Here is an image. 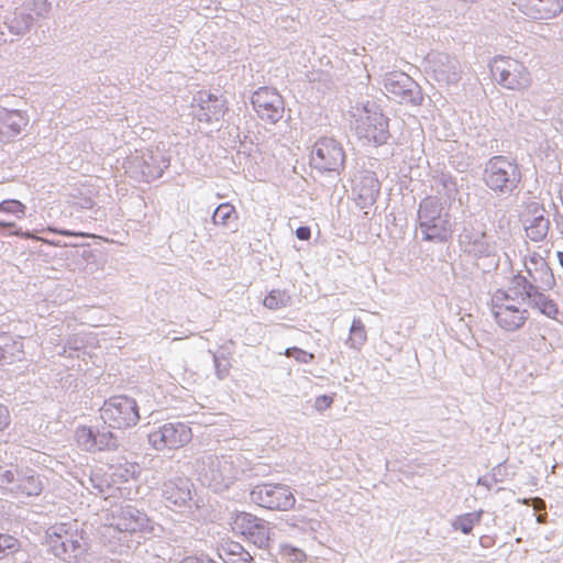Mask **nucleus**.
<instances>
[{
	"label": "nucleus",
	"instance_id": "nucleus-18",
	"mask_svg": "<svg viewBox=\"0 0 563 563\" xmlns=\"http://www.w3.org/2000/svg\"><path fill=\"white\" fill-rule=\"evenodd\" d=\"M133 164L141 168L142 180L150 183L163 176L169 167L170 159L165 152L156 150H146L141 156L133 159Z\"/></svg>",
	"mask_w": 563,
	"mask_h": 563
},
{
	"label": "nucleus",
	"instance_id": "nucleus-5",
	"mask_svg": "<svg viewBox=\"0 0 563 563\" xmlns=\"http://www.w3.org/2000/svg\"><path fill=\"white\" fill-rule=\"evenodd\" d=\"M84 534L76 521L56 523L46 531V543L56 558L69 561L87 551Z\"/></svg>",
	"mask_w": 563,
	"mask_h": 563
},
{
	"label": "nucleus",
	"instance_id": "nucleus-31",
	"mask_svg": "<svg viewBox=\"0 0 563 563\" xmlns=\"http://www.w3.org/2000/svg\"><path fill=\"white\" fill-rule=\"evenodd\" d=\"M550 229V220L543 214L532 218L530 223L526 225V234L533 242H541L547 238Z\"/></svg>",
	"mask_w": 563,
	"mask_h": 563
},
{
	"label": "nucleus",
	"instance_id": "nucleus-53",
	"mask_svg": "<svg viewBox=\"0 0 563 563\" xmlns=\"http://www.w3.org/2000/svg\"><path fill=\"white\" fill-rule=\"evenodd\" d=\"M493 484H495L490 478H487L485 476H482L477 479V485L485 486L487 489H490Z\"/></svg>",
	"mask_w": 563,
	"mask_h": 563
},
{
	"label": "nucleus",
	"instance_id": "nucleus-42",
	"mask_svg": "<svg viewBox=\"0 0 563 563\" xmlns=\"http://www.w3.org/2000/svg\"><path fill=\"white\" fill-rule=\"evenodd\" d=\"M285 355L296 360L298 363L308 364L314 360V354L307 352L300 347L291 346L286 349Z\"/></svg>",
	"mask_w": 563,
	"mask_h": 563
},
{
	"label": "nucleus",
	"instance_id": "nucleus-16",
	"mask_svg": "<svg viewBox=\"0 0 563 563\" xmlns=\"http://www.w3.org/2000/svg\"><path fill=\"white\" fill-rule=\"evenodd\" d=\"M251 104L257 117L265 123L275 124L284 115V99L275 88L267 86L257 88L252 93Z\"/></svg>",
	"mask_w": 563,
	"mask_h": 563
},
{
	"label": "nucleus",
	"instance_id": "nucleus-56",
	"mask_svg": "<svg viewBox=\"0 0 563 563\" xmlns=\"http://www.w3.org/2000/svg\"><path fill=\"white\" fill-rule=\"evenodd\" d=\"M560 265L563 267V251L556 253Z\"/></svg>",
	"mask_w": 563,
	"mask_h": 563
},
{
	"label": "nucleus",
	"instance_id": "nucleus-49",
	"mask_svg": "<svg viewBox=\"0 0 563 563\" xmlns=\"http://www.w3.org/2000/svg\"><path fill=\"white\" fill-rule=\"evenodd\" d=\"M296 236L300 241H308L311 236V229L308 225H301L296 229Z\"/></svg>",
	"mask_w": 563,
	"mask_h": 563
},
{
	"label": "nucleus",
	"instance_id": "nucleus-51",
	"mask_svg": "<svg viewBox=\"0 0 563 563\" xmlns=\"http://www.w3.org/2000/svg\"><path fill=\"white\" fill-rule=\"evenodd\" d=\"M307 525H308V522L303 518L299 519L295 516L289 521V526H291L294 528H299L301 530H305Z\"/></svg>",
	"mask_w": 563,
	"mask_h": 563
},
{
	"label": "nucleus",
	"instance_id": "nucleus-24",
	"mask_svg": "<svg viewBox=\"0 0 563 563\" xmlns=\"http://www.w3.org/2000/svg\"><path fill=\"white\" fill-rule=\"evenodd\" d=\"M353 191L356 195V205L361 209L373 206L380 192V183L374 172L365 170L360 176Z\"/></svg>",
	"mask_w": 563,
	"mask_h": 563
},
{
	"label": "nucleus",
	"instance_id": "nucleus-44",
	"mask_svg": "<svg viewBox=\"0 0 563 563\" xmlns=\"http://www.w3.org/2000/svg\"><path fill=\"white\" fill-rule=\"evenodd\" d=\"M51 2L47 0H33L29 12H34L37 16H45L51 11Z\"/></svg>",
	"mask_w": 563,
	"mask_h": 563
},
{
	"label": "nucleus",
	"instance_id": "nucleus-28",
	"mask_svg": "<svg viewBox=\"0 0 563 563\" xmlns=\"http://www.w3.org/2000/svg\"><path fill=\"white\" fill-rule=\"evenodd\" d=\"M10 489L26 496H38L43 490V485L35 471L26 467L21 468L19 483L16 486H11Z\"/></svg>",
	"mask_w": 563,
	"mask_h": 563
},
{
	"label": "nucleus",
	"instance_id": "nucleus-26",
	"mask_svg": "<svg viewBox=\"0 0 563 563\" xmlns=\"http://www.w3.org/2000/svg\"><path fill=\"white\" fill-rule=\"evenodd\" d=\"M24 357L23 342L9 333H0V364H13Z\"/></svg>",
	"mask_w": 563,
	"mask_h": 563
},
{
	"label": "nucleus",
	"instance_id": "nucleus-47",
	"mask_svg": "<svg viewBox=\"0 0 563 563\" xmlns=\"http://www.w3.org/2000/svg\"><path fill=\"white\" fill-rule=\"evenodd\" d=\"M225 563H255L253 556L249 551L240 552L238 555H233L229 560H225Z\"/></svg>",
	"mask_w": 563,
	"mask_h": 563
},
{
	"label": "nucleus",
	"instance_id": "nucleus-54",
	"mask_svg": "<svg viewBox=\"0 0 563 563\" xmlns=\"http://www.w3.org/2000/svg\"><path fill=\"white\" fill-rule=\"evenodd\" d=\"M501 468H503V464H498L496 467L493 468L492 481L494 483H498L499 482L498 475H500Z\"/></svg>",
	"mask_w": 563,
	"mask_h": 563
},
{
	"label": "nucleus",
	"instance_id": "nucleus-38",
	"mask_svg": "<svg viewBox=\"0 0 563 563\" xmlns=\"http://www.w3.org/2000/svg\"><path fill=\"white\" fill-rule=\"evenodd\" d=\"M141 473V467L135 462H125L123 465L119 464L113 475L121 478L122 482H128L130 478H136Z\"/></svg>",
	"mask_w": 563,
	"mask_h": 563
},
{
	"label": "nucleus",
	"instance_id": "nucleus-2",
	"mask_svg": "<svg viewBox=\"0 0 563 563\" xmlns=\"http://www.w3.org/2000/svg\"><path fill=\"white\" fill-rule=\"evenodd\" d=\"M346 153L343 144L332 136H321L310 148L309 166L311 174L325 177L335 187L345 169Z\"/></svg>",
	"mask_w": 563,
	"mask_h": 563
},
{
	"label": "nucleus",
	"instance_id": "nucleus-20",
	"mask_svg": "<svg viewBox=\"0 0 563 563\" xmlns=\"http://www.w3.org/2000/svg\"><path fill=\"white\" fill-rule=\"evenodd\" d=\"M194 101L199 106L196 118L200 122L219 121L228 110L224 99L205 90L199 91L194 97Z\"/></svg>",
	"mask_w": 563,
	"mask_h": 563
},
{
	"label": "nucleus",
	"instance_id": "nucleus-40",
	"mask_svg": "<svg viewBox=\"0 0 563 563\" xmlns=\"http://www.w3.org/2000/svg\"><path fill=\"white\" fill-rule=\"evenodd\" d=\"M0 558L15 553L20 548V542L16 538L0 533Z\"/></svg>",
	"mask_w": 563,
	"mask_h": 563
},
{
	"label": "nucleus",
	"instance_id": "nucleus-39",
	"mask_svg": "<svg viewBox=\"0 0 563 563\" xmlns=\"http://www.w3.org/2000/svg\"><path fill=\"white\" fill-rule=\"evenodd\" d=\"M26 207L16 199H7L0 202V211L22 218L25 214Z\"/></svg>",
	"mask_w": 563,
	"mask_h": 563
},
{
	"label": "nucleus",
	"instance_id": "nucleus-58",
	"mask_svg": "<svg viewBox=\"0 0 563 563\" xmlns=\"http://www.w3.org/2000/svg\"><path fill=\"white\" fill-rule=\"evenodd\" d=\"M15 235L23 236V234H22V233H20V232H15Z\"/></svg>",
	"mask_w": 563,
	"mask_h": 563
},
{
	"label": "nucleus",
	"instance_id": "nucleus-43",
	"mask_svg": "<svg viewBox=\"0 0 563 563\" xmlns=\"http://www.w3.org/2000/svg\"><path fill=\"white\" fill-rule=\"evenodd\" d=\"M21 468H0V486L5 487L9 485L16 486L20 478Z\"/></svg>",
	"mask_w": 563,
	"mask_h": 563
},
{
	"label": "nucleus",
	"instance_id": "nucleus-6",
	"mask_svg": "<svg viewBox=\"0 0 563 563\" xmlns=\"http://www.w3.org/2000/svg\"><path fill=\"white\" fill-rule=\"evenodd\" d=\"M122 433L108 423L85 426L80 424L75 430V439L78 446L88 453L115 452L123 441Z\"/></svg>",
	"mask_w": 563,
	"mask_h": 563
},
{
	"label": "nucleus",
	"instance_id": "nucleus-34",
	"mask_svg": "<svg viewBox=\"0 0 563 563\" xmlns=\"http://www.w3.org/2000/svg\"><path fill=\"white\" fill-rule=\"evenodd\" d=\"M434 71H439L442 75L450 77L451 75L456 78L459 63L455 58L451 57L446 53H438L433 55Z\"/></svg>",
	"mask_w": 563,
	"mask_h": 563
},
{
	"label": "nucleus",
	"instance_id": "nucleus-1",
	"mask_svg": "<svg viewBox=\"0 0 563 563\" xmlns=\"http://www.w3.org/2000/svg\"><path fill=\"white\" fill-rule=\"evenodd\" d=\"M457 223L439 197L430 195L420 200L417 228L421 232L422 241L445 244L452 240Z\"/></svg>",
	"mask_w": 563,
	"mask_h": 563
},
{
	"label": "nucleus",
	"instance_id": "nucleus-19",
	"mask_svg": "<svg viewBox=\"0 0 563 563\" xmlns=\"http://www.w3.org/2000/svg\"><path fill=\"white\" fill-rule=\"evenodd\" d=\"M514 4L531 20H550L563 12V0H514Z\"/></svg>",
	"mask_w": 563,
	"mask_h": 563
},
{
	"label": "nucleus",
	"instance_id": "nucleus-22",
	"mask_svg": "<svg viewBox=\"0 0 563 563\" xmlns=\"http://www.w3.org/2000/svg\"><path fill=\"white\" fill-rule=\"evenodd\" d=\"M29 121V115L25 112L0 107V142H12L21 134Z\"/></svg>",
	"mask_w": 563,
	"mask_h": 563
},
{
	"label": "nucleus",
	"instance_id": "nucleus-7",
	"mask_svg": "<svg viewBox=\"0 0 563 563\" xmlns=\"http://www.w3.org/2000/svg\"><path fill=\"white\" fill-rule=\"evenodd\" d=\"M484 224L479 223L473 214L463 217L457 223L455 231L457 232V244L460 250L474 258L489 257L494 253V245L489 241V236L484 229Z\"/></svg>",
	"mask_w": 563,
	"mask_h": 563
},
{
	"label": "nucleus",
	"instance_id": "nucleus-32",
	"mask_svg": "<svg viewBox=\"0 0 563 563\" xmlns=\"http://www.w3.org/2000/svg\"><path fill=\"white\" fill-rule=\"evenodd\" d=\"M211 218L216 225L230 228L238 220V213L233 205L223 202L214 209Z\"/></svg>",
	"mask_w": 563,
	"mask_h": 563
},
{
	"label": "nucleus",
	"instance_id": "nucleus-10",
	"mask_svg": "<svg viewBox=\"0 0 563 563\" xmlns=\"http://www.w3.org/2000/svg\"><path fill=\"white\" fill-rule=\"evenodd\" d=\"M383 86L386 96L397 103L418 107L423 102L421 87L406 73L397 70L386 73Z\"/></svg>",
	"mask_w": 563,
	"mask_h": 563
},
{
	"label": "nucleus",
	"instance_id": "nucleus-8",
	"mask_svg": "<svg viewBox=\"0 0 563 563\" xmlns=\"http://www.w3.org/2000/svg\"><path fill=\"white\" fill-rule=\"evenodd\" d=\"M104 423L118 429L121 433L140 421V407L136 400L126 395H115L104 400L100 410Z\"/></svg>",
	"mask_w": 563,
	"mask_h": 563
},
{
	"label": "nucleus",
	"instance_id": "nucleus-50",
	"mask_svg": "<svg viewBox=\"0 0 563 563\" xmlns=\"http://www.w3.org/2000/svg\"><path fill=\"white\" fill-rule=\"evenodd\" d=\"M47 231L48 232H53V233H58V234L64 235V236L84 235L80 232H74V231H70V230H67V229H57V228H53V227H48Z\"/></svg>",
	"mask_w": 563,
	"mask_h": 563
},
{
	"label": "nucleus",
	"instance_id": "nucleus-35",
	"mask_svg": "<svg viewBox=\"0 0 563 563\" xmlns=\"http://www.w3.org/2000/svg\"><path fill=\"white\" fill-rule=\"evenodd\" d=\"M366 340L367 335L364 323L361 319H353L346 343L350 347L360 350L365 344Z\"/></svg>",
	"mask_w": 563,
	"mask_h": 563
},
{
	"label": "nucleus",
	"instance_id": "nucleus-3",
	"mask_svg": "<svg viewBox=\"0 0 563 563\" xmlns=\"http://www.w3.org/2000/svg\"><path fill=\"white\" fill-rule=\"evenodd\" d=\"M482 181L499 196H511L520 190L522 172L515 158L494 155L484 163Z\"/></svg>",
	"mask_w": 563,
	"mask_h": 563
},
{
	"label": "nucleus",
	"instance_id": "nucleus-13",
	"mask_svg": "<svg viewBox=\"0 0 563 563\" xmlns=\"http://www.w3.org/2000/svg\"><path fill=\"white\" fill-rule=\"evenodd\" d=\"M490 73L496 82L509 90H523L531 84L526 66L511 57H495L490 63Z\"/></svg>",
	"mask_w": 563,
	"mask_h": 563
},
{
	"label": "nucleus",
	"instance_id": "nucleus-52",
	"mask_svg": "<svg viewBox=\"0 0 563 563\" xmlns=\"http://www.w3.org/2000/svg\"><path fill=\"white\" fill-rule=\"evenodd\" d=\"M78 205L81 209H92L95 206V201L91 198L86 197L80 199Z\"/></svg>",
	"mask_w": 563,
	"mask_h": 563
},
{
	"label": "nucleus",
	"instance_id": "nucleus-46",
	"mask_svg": "<svg viewBox=\"0 0 563 563\" xmlns=\"http://www.w3.org/2000/svg\"><path fill=\"white\" fill-rule=\"evenodd\" d=\"M11 423V416L8 407L0 402V432L5 430Z\"/></svg>",
	"mask_w": 563,
	"mask_h": 563
},
{
	"label": "nucleus",
	"instance_id": "nucleus-15",
	"mask_svg": "<svg viewBox=\"0 0 563 563\" xmlns=\"http://www.w3.org/2000/svg\"><path fill=\"white\" fill-rule=\"evenodd\" d=\"M191 439V428L185 422H165L147 433V442L156 451L183 448Z\"/></svg>",
	"mask_w": 563,
	"mask_h": 563
},
{
	"label": "nucleus",
	"instance_id": "nucleus-33",
	"mask_svg": "<svg viewBox=\"0 0 563 563\" xmlns=\"http://www.w3.org/2000/svg\"><path fill=\"white\" fill-rule=\"evenodd\" d=\"M483 510L466 512L452 520V528L464 534H470L476 523L482 519Z\"/></svg>",
	"mask_w": 563,
	"mask_h": 563
},
{
	"label": "nucleus",
	"instance_id": "nucleus-48",
	"mask_svg": "<svg viewBox=\"0 0 563 563\" xmlns=\"http://www.w3.org/2000/svg\"><path fill=\"white\" fill-rule=\"evenodd\" d=\"M224 551H225V555H227L225 560H229L233 555H238V554H240V552H245L246 550L240 543L231 542L228 545V549H225Z\"/></svg>",
	"mask_w": 563,
	"mask_h": 563
},
{
	"label": "nucleus",
	"instance_id": "nucleus-30",
	"mask_svg": "<svg viewBox=\"0 0 563 563\" xmlns=\"http://www.w3.org/2000/svg\"><path fill=\"white\" fill-rule=\"evenodd\" d=\"M439 194L443 195L448 200L454 201L460 192V184L455 176L449 172H438L433 177Z\"/></svg>",
	"mask_w": 563,
	"mask_h": 563
},
{
	"label": "nucleus",
	"instance_id": "nucleus-21",
	"mask_svg": "<svg viewBox=\"0 0 563 563\" xmlns=\"http://www.w3.org/2000/svg\"><path fill=\"white\" fill-rule=\"evenodd\" d=\"M525 266L530 277L528 283L537 285L538 290L548 291L555 287L554 274L548 262L540 254L534 253L531 255Z\"/></svg>",
	"mask_w": 563,
	"mask_h": 563
},
{
	"label": "nucleus",
	"instance_id": "nucleus-23",
	"mask_svg": "<svg viewBox=\"0 0 563 563\" xmlns=\"http://www.w3.org/2000/svg\"><path fill=\"white\" fill-rule=\"evenodd\" d=\"M519 283L526 284V301L532 309L539 310L543 316L555 320L559 314L558 303L544 294L542 290H538V286L532 283H528V277H518Z\"/></svg>",
	"mask_w": 563,
	"mask_h": 563
},
{
	"label": "nucleus",
	"instance_id": "nucleus-25",
	"mask_svg": "<svg viewBox=\"0 0 563 563\" xmlns=\"http://www.w3.org/2000/svg\"><path fill=\"white\" fill-rule=\"evenodd\" d=\"M492 313L496 323L509 332L521 329L529 318L528 310L506 303H500L499 308H492Z\"/></svg>",
	"mask_w": 563,
	"mask_h": 563
},
{
	"label": "nucleus",
	"instance_id": "nucleus-57",
	"mask_svg": "<svg viewBox=\"0 0 563 563\" xmlns=\"http://www.w3.org/2000/svg\"><path fill=\"white\" fill-rule=\"evenodd\" d=\"M558 114H559L561 122L563 123V106L560 108V111Z\"/></svg>",
	"mask_w": 563,
	"mask_h": 563
},
{
	"label": "nucleus",
	"instance_id": "nucleus-41",
	"mask_svg": "<svg viewBox=\"0 0 563 563\" xmlns=\"http://www.w3.org/2000/svg\"><path fill=\"white\" fill-rule=\"evenodd\" d=\"M213 364L216 375L219 379H224L230 372L231 364L223 353H213Z\"/></svg>",
	"mask_w": 563,
	"mask_h": 563
},
{
	"label": "nucleus",
	"instance_id": "nucleus-27",
	"mask_svg": "<svg viewBox=\"0 0 563 563\" xmlns=\"http://www.w3.org/2000/svg\"><path fill=\"white\" fill-rule=\"evenodd\" d=\"M518 277H525L521 274H517L511 278L510 286L507 290L497 289L492 298V308H499L500 303L505 301H526V284L519 283Z\"/></svg>",
	"mask_w": 563,
	"mask_h": 563
},
{
	"label": "nucleus",
	"instance_id": "nucleus-17",
	"mask_svg": "<svg viewBox=\"0 0 563 563\" xmlns=\"http://www.w3.org/2000/svg\"><path fill=\"white\" fill-rule=\"evenodd\" d=\"M194 484L186 476L166 479L161 487V496L167 508H191Z\"/></svg>",
	"mask_w": 563,
	"mask_h": 563
},
{
	"label": "nucleus",
	"instance_id": "nucleus-36",
	"mask_svg": "<svg viewBox=\"0 0 563 563\" xmlns=\"http://www.w3.org/2000/svg\"><path fill=\"white\" fill-rule=\"evenodd\" d=\"M290 301L291 297L285 290L273 289L265 296L263 305L271 310H277L289 306Z\"/></svg>",
	"mask_w": 563,
	"mask_h": 563
},
{
	"label": "nucleus",
	"instance_id": "nucleus-37",
	"mask_svg": "<svg viewBox=\"0 0 563 563\" xmlns=\"http://www.w3.org/2000/svg\"><path fill=\"white\" fill-rule=\"evenodd\" d=\"M279 555L282 559L294 563L303 562L307 558L301 549L287 543L279 544Z\"/></svg>",
	"mask_w": 563,
	"mask_h": 563
},
{
	"label": "nucleus",
	"instance_id": "nucleus-55",
	"mask_svg": "<svg viewBox=\"0 0 563 563\" xmlns=\"http://www.w3.org/2000/svg\"><path fill=\"white\" fill-rule=\"evenodd\" d=\"M15 223L11 221L0 220V229H11L14 228Z\"/></svg>",
	"mask_w": 563,
	"mask_h": 563
},
{
	"label": "nucleus",
	"instance_id": "nucleus-12",
	"mask_svg": "<svg viewBox=\"0 0 563 563\" xmlns=\"http://www.w3.org/2000/svg\"><path fill=\"white\" fill-rule=\"evenodd\" d=\"M232 530L260 549H268L272 542L269 522L246 511H235L232 516Z\"/></svg>",
	"mask_w": 563,
	"mask_h": 563
},
{
	"label": "nucleus",
	"instance_id": "nucleus-11",
	"mask_svg": "<svg viewBox=\"0 0 563 563\" xmlns=\"http://www.w3.org/2000/svg\"><path fill=\"white\" fill-rule=\"evenodd\" d=\"M200 475L202 483L216 493L230 488L235 481V467L227 456L206 454L201 457Z\"/></svg>",
	"mask_w": 563,
	"mask_h": 563
},
{
	"label": "nucleus",
	"instance_id": "nucleus-29",
	"mask_svg": "<svg viewBox=\"0 0 563 563\" xmlns=\"http://www.w3.org/2000/svg\"><path fill=\"white\" fill-rule=\"evenodd\" d=\"M34 18L31 12L25 9L16 8L11 16H8L4 24L9 31L15 35H24L33 25Z\"/></svg>",
	"mask_w": 563,
	"mask_h": 563
},
{
	"label": "nucleus",
	"instance_id": "nucleus-45",
	"mask_svg": "<svg viewBox=\"0 0 563 563\" xmlns=\"http://www.w3.org/2000/svg\"><path fill=\"white\" fill-rule=\"evenodd\" d=\"M333 404V397L329 395H320L314 400V409L319 412H322L331 407Z\"/></svg>",
	"mask_w": 563,
	"mask_h": 563
},
{
	"label": "nucleus",
	"instance_id": "nucleus-4",
	"mask_svg": "<svg viewBox=\"0 0 563 563\" xmlns=\"http://www.w3.org/2000/svg\"><path fill=\"white\" fill-rule=\"evenodd\" d=\"M357 111L355 119L357 137L374 146L387 144L391 137L389 118L383 112L380 106L376 101L367 100Z\"/></svg>",
	"mask_w": 563,
	"mask_h": 563
},
{
	"label": "nucleus",
	"instance_id": "nucleus-9",
	"mask_svg": "<svg viewBox=\"0 0 563 563\" xmlns=\"http://www.w3.org/2000/svg\"><path fill=\"white\" fill-rule=\"evenodd\" d=\"M110 526L120 532L134 534L153 532L154 521L139 503L123 501L111 509Z\"/></svg>",
	"mask_w": 563,
	"mask_h": 563
},
{
	"label": "nucleus",
	"instance_id": "nucleus-14",
	"mask_svg": "<svg viewBox=\"0 0 563 563\" xmlns=\"http://www.w3.org/2000/svg\"><path fill=\"white\" fill-rule=\"evenodd\" d=\"M250 500L268 510L286 511L294 507L296 498L289 486L279 483H260L250 492Z\"/></svg>",
	"mask_w": 563,
	"mask_h": 563
}]
</instances>
